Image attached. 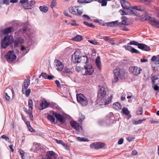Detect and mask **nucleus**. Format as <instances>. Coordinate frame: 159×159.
I'll return each instance as SVG.
<instances>
[{
  "mask_svg": "<svg viewBox=\"0 0 159 159\" xmlns=\"http://www.w3.org/2000/svg\"><path fill=\"white\" fill-rule=\"evenodd\" d=\"M99 90L98 92L97 101L98 102H102V100H104V97L106 95L107 88L103 86H99Z\"/></svg>",
  "mask_w": 159,
  "mask_h": 159,
  "instance_id": "obj_1",
  "label": "nucleus"
},
{
  "mask_svg": "<svg viewBox=\"0 0 159 159\" xmlns=\"http://www.w3.org/2000/svg\"><path fill=\"white\" fill-rule=\"evenodd\" d=\"M94 71V69L91 64L86 65L84 66L82 72V74L84 75H92Z\"/></svg>",
  "mask_w": 159,
  "mask_h": 159,
  "instance_id": "obj_2",
  "label": "nucleus"
},
{
  "mask_svg": "<svg viewBox=\"0 0 159 159\" xmlns=\"http://www.w3.org/2000/svg\"><path fill=\"white\" fill-rule=\"evenodd\" d=\"M13 36L11 35H7L5 36L1 42L2 48H6L10 43H11L13 41Z\"/></svg>",
  "mask_w": 159,
  "mask_h": 159,
  "instance_id": "obj_3",
  "label": "nucleus"
},
{
  "mask_svg": "<svg viewBox=\"0 0 159 159\" xmlns=\"http://www.w3.org/2000/svg\"><path fill=\"white\" fill-rule=\"evenodd\" d=\"M69 10L70 13L75 15H81L83 13L82 8L80 6L70 7Z\"/></svg>",
  "mask_w": 159,
  "mask_h": 159,
  "instance_id": "obj_4",
  "label": "nucleus"
},
{
  "mask_svg": "<svg viewBox=\"0 0 159 159\" xmlns=\"http://www.w3.org/2000/svg\"><path fill=\"white\" fill-rule=\"evenodd\" d=\"M77 100L82 106H85L88 103V101L84 95L81 94L79 93L77 95Z\"/></svg>",
  "mask_w": 159,
  "mask_h": 159,
  "instance_id": "obj_5",
  "label": "nucleus"
},
{
  "mask_svg": "<svg viewBox=\"0 0 159 159\" xmlns=\"http://www.w3.org/2000/svg\"><path fill=\"white\" fill-rule=\"evenodd\" d=\"M120 3L122 7L124 9L130 11V12H131L132 13H133V14H134L136 16L139 15L138 13L136 12H135L134 11L130 9V4L127 1L125 0H121L120 2Z\"/></svg>",
  "mask_w": 159,
  "mask_h": 159,
  "instance_id": "obj_6",
  "label": "nucleus"
},
{
  "mask_svg": "<svg viewBox=\"0 0 159 159\" xmlns=\"http://www.w3.org/2000/svg\"><path fill=\"white\" fill-rule=\"evenodd\" d=\"M129 70L130 73L135 76L140 74L142 71L140 67L137 66H131L129 67Z\"/></svg>",
  "mask_w": 159,
  "mask_h": 159,
  "instance_id": "obj_7",
  "label": "nucleus"
},
{
  "mask_svg": "<svg viewBox=\"0 0 159 159\" xmlns=\"http://www.w3.org/2000/svg\"><path fill=\"white\" fill-rule=\"evenodd\" d=\"M16 58V56L14 54V51H9L7 53L6 59L7 61L11 62L15 60Z\"/></svg>",
  "mask_w": 159,
  "mask_h": 159,
  "instance_id": "obj_8",
  "label": "nucleus"
},
{
  "mask_svg": "<svg viewBox=\"0 0 159 159\" xmlns=\"http://www.w3.org/2000/svg\"><path fill=\"white\" fill-rule=\"evenodd\" d=\"M52 114L55 116L57 121L62 124H64L65 122V120L63 116L57 113L54 111H52Z\"/></svg>",
  "mask_w": 159,
  "mask_h": 159,
  "instance_id": "obj_9",
  "label": "nucleus"
},
{
  "mask_svg": "<svg viewBox=\"0 0 159 159\" xmlns=\"http://www.w3.org/2000/svg\"><path fill=\"white\" fill-rule=\"evenodd\" d=\"M104 146V143L100 142H97L91 144L90 147L91 148L98 149L103 148Z\"/></svg>",
  "mask_w": 159,
  "mask_h": 159,
  "instance_id": "obj_10",
  "label": "nucleus"
},
{
  "mask_svg": "<svg viewBox=\"0 0 159 159\" xmlns=\"http://www.w3.org/2000/svg\"><path fill=\"white\" fill-rule=\"evenodd\" d=\"M121 21L119 22L118 20V25L119 27H122L123 25H128L129 24L128 23V19L125 16H122L121 17Z\"/></svg>",
  "mask_w": 159,
  "mask_h": 159,
  "instance_id": "obj_11",
  "label": "nucleus"
},
{
  "mask_svg": "<svg viewBox=\"0 0 159 159\" xmlns=\"http://www.w3.org/2000/svg\"><path fill=\"white\" fill-rule=\"evenodd\" d=\"M55 62L56 69L58 70L61 71L64 68V65L62 62L58 60H55Z\"/></svg>",
  "mask_w": 159,
  "mask_h": 159,
  "instance_id": "obj_12",
  "label": "nucleus"
},
{
  "mask_svg": "<svg viewBox=\"0 0 159 159\" xmlns=\"http://www.w3.org/2000/svg\"><path fill=\"white\" fill-rule=\"evenodd\" d=\"M70 125L72 127L78 131L82 129V127L79 124L75 121H72L70 122Z\"/></svg>",
  "mask_w": 159,
  "mask_h": 159,
  "instance_id": "obj_13",
  "label": "nucleus"
},
{
  "mask_svg": "<svg viewBox=\"0 0 159 159\" xmlns=\"http://www.w3.org/2000/svg\"><path fill=\"white\" fill-rule=\"evenodd\" d=\"M73 56L74 57L75 62L78 63L81 61L82 57L80 56V53L79 52H75L71 57V58L73 59Z\"/></svg>",
  "mask_w": 159,
  "mask_h": 159,
  "instance_id": "obj_14",
  "label": "nucleus"
},
{
  "mask_svg": "<svg viewBox=\"0 0 159 159\" xmlns=\"http://www.w3.org/2000/svg\"><path fill=\"white\" fill-rule=\"evenodd\" d=\"M47 159H56L57 156L56 154L52 151L48 152L46 155Z\"/></svg>",
  "mask_w": 159,
  "mask_h": 159,
  "instance_id": "obj_15",
  "label": "nucleus"
},
{
  "mask_svg": "<svg viewBox=\"0 0 159 159\" xmlns=\"http://www.w3.org/2000/svg\"><path fill=\"white\" fill-rule=\"evenodd\" d=\"M149 22L153 26L159 28V21L156 20L155 18H151L150 19Z\"/></svg>",
  "mask_w": 159,
  "mask_h": 159,
  "instance_id": "obj_16",
  "label": "nucleus"
},
{
  "mask_svg": "<svg viewBox=\"0 0 159 159\" xmlns=\"http://www.w3.org/2000/svg\"><path fill=\"white\" fill-rule=\"evenodd\" d=\"M49 105V104L45 100H42L39 105V109L42 110L46 108Z\"/></svg>",
  "mask_w": 159,
  "mask_h": 159,
  "instance_id": "obj_17",
  "label": "nucleus"
},
{
  "mask_svg": "<svg viewBox=\"0 0 159 159\" xmlns=\"http://www.w3.org/2000/svg\"><path fill=\"white\" fill-rule=\"evenodd\" d=\"M24 42V40L22 37H19L16 39L14 41V47H17L19 45L23 43Z\"/></svg>",
  "mask_w": 159,
  "mask_h": 159,
  "instance_id": "obj_18",
  "label": "nucleus"
},
{
  "mask_svg": "<svg viewBox=\"0 0 159 159\" xmlns=\"http://www.w3.org/2000/svg\"><path fill=\"white\" fill-rule=\"evenodd\" d=\"M152 85L159 84V75H154L152 77Z\"/></svg>",
  "mask_w": 159,
  "mask_h": 159,
  "instance_id": "obj_19",
  "label": "nucleus"
},
{
  "mask_svg": "<svg viewBox=\"0 0 159 159\" xmlns=\"http://www.w3.org/2000/svg\"><path fill=\"white\" fill-rule=\"evenodd\" d=\"M139 48L146 51H149L150 50L149 46L143 43H140L139 46Z\"/></svg>",
  "mask_w": 159,
  "mask_h": 159,
  "instance_id": "obj_20",
  "label": "nucleus"
},
{
  "mask_svg": "<svg viewBox=\"0 0 159 159\" xmlns=\"http://www.w3.org/2000/svg\"><path fill=\"white\" fill-rule=\"evenodd\" d=\"M114 117L113 116V114L110 113L107 116V121H109V123L111 124L114 122Z\"/></svg>",
  "mask_w": 159,
  "mask_h": 159,
  "instance_id": "obj_21",
  "label": "nucleus"
},
{
  "mask_svg": "<svg viewBox=\"0 0 159 159\" xmlns=\"http://www.w3.org/2000/svg\"><path fill=\"white\" fill-rule=\"evenodd\" d=\"M14 31V28L13 27H11L4 29L3 32L4 34H8Z\"/></svg>",
  "mask_w": 159,
  "mask_h": 159,
  "instance_id": "obj_22",
  "label": "nucleus"
},
{
  "mask_svg": "<svg viewBox=\"0 0 159 159\" xmlns=\"http://www.w3.org/2000/svg\"><path fill=\"white\" fill-rule=\"evenodd\" d=\"M95 64L98 68L101 70V63L100 61V58L99 56H98L95 60Z\"/></svg>",
  "mask_w": 159,
  "mask_h": 159,
  "instance_id": "obj_23",
  "label": "nucleus"
},
{
  "mask_svg": "<svg viewBox=\"0 0 159 159\" xmlns=\"http://www.w3.org/2000/svg\"><path fill=\"white\" fill-rule=\"evenodd\" d=\"M30 84V80L29 79H26L25 80L22 86V89H27Z\"/></svg>",
  "mask_w": 159,
  "mask_h": 159,
  "instance_id": "obj_24",
  "label": "nucleus"
},
{
  "mask_svg": "<svg viewBox=\"0 0 159 159\" xmlns=\"http://www.w3.org/2000/svg\"><path fill=\"white\" fill-rule=\"evenodd\" d=\"M28 4H29V6L28 5L27 6H24L23 7L26 9H31L34 5L35 2L33 1H31Z\"/></svg>",
  "mask_w": 159,
  "mask_h": 159,
  "instance_id": "obj_25",
  "label": "nucleus"
},
{
  "mask_svg": "<svg viewBox=\"0 0 159 159\" xmlns=\"http://www.w3.org/2000/svg\"><path fill=\"white\" fill-rule=\"evenodd\" d=\"M131 8L133 9L140 11H143L145 9L144 7L142 6H138L132 7Z\"/></svg>",
  "mask_w": 159,
  "mask_h": 159,
  "instance_id": "obj_26",
  "label": "nucleus"
},
{
  "mask_svg": "<svg viewBox=\"0 0 159 159\" xmlns=\"http://www.w3.org/2000/svg\"><path fill=\"white\" fill-rule=\"evenodd\" d=\"M107 25L108 26H118V20H117L115 21H112L107 23Z\"/></svg>",
  "mask_w": 159,
  "mask_h": 159,
  "instance_id": "obj_27",
  "label": "nucleus"
},
{
  "mask_svg": "<svg viewBox=\"0 0 159 159\" xmlns=\"http://www.w3.org/2000/svg\"><path fill=\"white\" fill-rule=\"evenodd\" d=\"M19 31L20 32L23 33L25 36V35H27L28 37L30 38L29 35L27 34V32L28 33L29 31L28 30L27 28L25 27L22 29H20Z\"/></svg>",
  "mask_w": 159,
  "mask_h": 159,
  "instance_id": "obj_28",
  "label": "nucleus"
},
{
  "mask_svg": "<svg viewBox=\"0 0 159 159\" xmlns=\"http://www.w3.org/2000/svg\"><path fill=\"white\" fill-rule=\"evenodd\" d=\"M28 105L29 107V111L31 112L33 108V102L32 99H29L28 101Z\"/></svg>",
  "mask_w": 159,
  "mask_h": 159,
  "instance_id": "obj_29",
  "label": "nucleus"
},
{
  "mask_svg": "<svg viewBox=\"0 0 159 159\" xmlns=\"http://www.w3.org/2000/svg\"><path fill=\"white\" fill-rule=\"evenodd\" d=\"M82 39L83 38L81 36L77 35L76 36L73 38L72 39L73 41L79 42L81 41Z\"/></svg>",
  "mask_w": 159,
  "mask_h": 159,
  "instance_id": "obj_30",
  "label": "nucleus"
},
{
  "mask_svg": "<svg viewBox=\"0 0 159 159\" xmlns=\"http://www.w3.org/2000/svg\"><path fill=\"white\" fill-rule=\"evenodd\" d=\"M114 75L115 76L120 77V70L119 68H117L115 69L113 71Z\"/></svg>",
  "mask_w": 159,
  "mask_h": 159,
  "instance_id": "obj_31",
  "label": "nucleus"
},
{
  "mask_svg": "<svg viewBox=\"0 0 159 159\" xmlns=\"http://www.w3.org/2000/svg\"><path fill=\"white\" fill-rule=\"evenodd\" d=\"M81 61L82 62L87 64L88 63L89 59L88 57L86 56H83L81 57Z\"/></svg>",
  "mask_w": 159,
  "mask_h": 159,
  "instance_id": "obj_32",
  "label": "nucleus"
},
{
  "mask_svg": "<svg viewBox=\"0 0 159 159\" xmlns=\"http://www.w3.org/2000/svg\"><path fill=\"white\" fill-rule=\"evenodd\" d=\"M27 89H22V92L23 93H25L26 96L27 97H28L29 96L30 93L31 92V90L30 89H28L27 90Z\"/></svg>",
  "mask_w": 159,
  "mask_h": 159,
  "instance_id": "obj_33",
  "label": "nucleus"
},
{
  "mask_svg": "<svg viewBox=\"0 0 159 159\" xmlns=\"http://www.w3.org/2000/svg\"><path fill=\"white\" fill-rule=\"evenodd\" d=\"M98 2L101 3V5L102 7L106 6L107 5V2L106 0H94Z\"/></svg>",
  "mask_w": 159,
  "mask_h": 159,
  "instance_id": "obj_34",
  "label": "nucleus"
},
{
  "mask_svg": "<svg viewBox=\"0 0 159 159\" xmlns=\"http://www.w3.org/2000/svg\"><path fill=\"white\" fill-rule=\"evenodd\" d=\"M113 107L116 110L120 109H121V106L120 104L118 102H116L113 104Z\"/></svg>",
  "mask_w": 159,
  "mask_h": 159,
  "instance_id": "obj_35",
  "label": "nucleus"
},
{
  "mask_svg": "<svg viewBox=\"0 0 159 159\" xmlns=\"http://www.w3.org/2000/svg\"><path fill=\"white\" fill-rule=\"evenodd\" d=\"M40 10L43 12H46L48 10V7L44 6H41L39 7Z\"/></svg>",
  "mask_w": 159,
  "mask_h": 159,
  "instance_id": "obj_36",
  "label": "nucleus"
},
{
  "mask_svg": "<svg viewBox=\"0 0 159 159\" xmlns=\"http://www.w3.org/2000/svg\"><path fill=\"white\" fill-rule=\"evenodd\" d=\"M47 117L48 119L51 122H55V119L54 117L53 116L48 114Z\"/></svg>",
  "mask_w": 159,
  "mask_h": 159,
  "instance_id": "obj_37",
  "label": "nucleus"
},
{
  "mask_svg": "<svg viewBox=\"0 0 159 159\" xmlns=\"http://www.w3.org/2000/svg\"><path fill=\"white\" fill-rule=\"evenodd\" d=\"M112 96L111 95L109 98H108L107 99L105 100V105H107L111 103L112 101Z\"/></svg>",
  "mask_w": 159,
  "mask_h": 159,
  "instance_id": "obj_38",
  "label": "nucleus"
},
{
  "mask_svg": "<svg viewBox=\"0 0 159 159\" xmlns=\"http://www.w3.org/2000/svg\"><path fill=\"white\" fill-rule=\"evenodd\" d=\"M94 0H78V2L81 3H89L92 2Z\"/></svg>",
  "mask_w": 159,
  "mask_h": 159,
  "instance_id": "obj_39",
  "label": "nucleus"
},
{
  "mask_svg": "<svg viewBox=\"0 0 159 159\" xmlns=\"http://www.w3.org/2000/svg\"><path fill=\"white\" fill-rule=\"evenodd\" d=\"M140 43L138 42L135 41H130L129 43H128V45H134L136 46H138V48H139V45Z\"/></svg>",
  "mask_w": 159,
  "mask_h": 159,
  "instance_id": "obj_40",
  "label": "nucleus"
},
{
  "mask_svg": "<svg viewBox=\"0 0 159 159\" xmlns=\"http://www.w3.org/2000/svg\"><path fill=\"white\" fill-rule=\"evenodd\" d=\"M119 12H120V14L121 15H126L127 14H133V13H132L131 12H130V11H128L127 12H126L125 11H124L122 10H120Z\"/></svg>",
  "mask_w": 159,
  "mask_h": 159,
  "instance_id": "obj_41",
  "label": "nucleus"
},
{
  "mask_svg": "<svg viewBox=\"0 0 159 159\" xmlns=\"http://www.w3.org/2000/svg\"><path fill=\"white\" fill-rule=\"evenodd\" d=\"M84 24L85 25L87 26H88L92 28H94L95 27V25L91 23H89L88 22H87L84 21Z\"/></svg>",
  "mask_w": 159,
  "mask_h": 159,
  "instance_id": "obj_42",
  "label": "nucleus"
},
{
  "mask_svg": "<svg viewBox=\"0 0 159 159\" xmlns=\"http://www.w3.org/2000/svg\"><path fill=\"white\" fill-rule=\"evenodd\" d=\"M122 110L124 114L126 115H128L129 113V111H128V109L125 107H123Z\"/></svg>",
  "mask_w": 159,
  "mask_h": 159,
  "instance_id": "obj_43",
  "label": "nucleus"
},
{
  "mask_svg": "<svg viewBox=\"0 0 159 159\" xmlns=\"http://www.w3.org/2000/svg\"><path fill=\"white\" fill-rule=\"evenodd\" d=\"M64 71L66 73L68 74H72V71L70 69H69L67 67H65L64 69Z\"/></svg>",
  "mask_w": 159,
  "mask_h": 159,
  "instance_id": "obj_44",
  "label": "nucleus"
},
{
  "mask_svg": "<svg viewBox=\"0 0 159 159\" xmlns=\"http://www.w3.org/2000/svg\"><path fill=\"white\" fill-rule=\"evenodd\" d=\"M123 47L126 50L129 51L131 52L132 47L131 46L129 45H124Z\"/></svg>",
  "mask_w": 159,
  "mask_h": 159,
  "instance_id": "obj_45",
  "label": "nucleus"
},
{
  "mask_svg": "<svg viewBox=\"0 0 159 159\" xmlns=\"http://www.w3.org/2000/svg\"><path fill=\"white\" fill-rule=\"evenodd\" d=\"M79 116V122H81L83 121L85 118L84 116L83 115L82 113H80Z\"/></svg>",
  "mask_w": 159,
  "mask_h": 159,
  "instance_id": "obj_46",
  "label": "nucleus"
},
{
  "mask_svg": "<svg viewBox=\"0 0 159 159\" xmlns=\"http://www.w3.org/2000/svg\"><path fill=\"white\" fill-rule=\"evenodd\" d=\"M0 3L3 4L9 5V0H1L0 1Z\"/></svg>",
  "mask_w": 159,
  "mask_h": 159,
  "instance_id": "obj_47",
  "label": "nucleus"
},
{
  "mask_svg": "<svg viewBox=\"0 0 159 159\" xmlns=\"http://www.w3.org/2000/svg\"><path fill=\"white\" fill-rule=\"evenodd\" d=\"M143 108L141 107L138 108V110L136 112V113L138 115H139L143 114Z\"/></svg>",
  "mask_w": 159,
  "mask_h": 159,
  "instance_id": "obj_48",
  "label": "nucleus"
},
{
  "mask_svg": "<svg viewBox=\"0 0 159 159\" xmlns=\"http://www.w3.org/2000/svg\"><path fill=\"white\" fill-rule=\"evenodd\" d=\"M41 76H42L44 79H47V75L45 73H42L39 76V78H40Z\"/></svg>",
  "mask_w": 159,
  "mask_h": 159,
  "instance_id": "obj_49",
  "label": "nucleus"
},
{
  "mask_svg": "<svg viewBox=\"0 0 159 159\" xmlns=\"http://www.w3.org/2000/svg\"><path fill=\"white\" fill-rule=\"evenodd\" d=\"M141 120H132V123L134 125H138L140 124L141 123Z\"/></svg>",
  "mask_w": 159,
  "mask_h": 159,
  "instance_id": "obj_50",
  "label": "nucleus"
},
{
  "mask_svg": "<svg viewBox=\"0 0 159 159\" xmlns=\"http://www.w3.org/2000/svg\"><path fill=\"white\" fill-rule=\"evenodd\" d=\"M83 69H84V68L80 67L77 66L76 68V70L79 72H81L82 73V72Z\"/></svg>",
  "mask_w": 159,
  "mask_h": 159,
  "instance_id": "obj_51",
  "label": "nucleus"
},
{
  "mask_svg": "<svg viewBox=\"0 0 159 159\" xmlns=\"http://www.w3.org/2000/svg\"><path fill=\"white\" fill-rule=\"evenodd\" d=\"M77 139L79 141H88L87 139L81 138L80 137H78Z\"/></svg>",
  "mask_w": 159,
  "mask_h": 159,
  "instance_id": "obj_52",
  "label": "nucleus"
},
{
  "mask_svg": "<svg viewBox=\"0 0 159 159\" xmlns=\"http://www.w3.org/2000/svg\"><path fill=\"white\" fill-rule=\"evenodd\" d=\"M131 52L132 53H140L139 52L134 48H132Z\"/></svg>",
  "mask_w": 159,
  "mask_h": 159,
  "instance_id": "obj_53",
  "label": "nucleus"
},
{
  "mask_svg": "<svg viewBox=\"0 0 159 159\" xmlns=\"http://www.w3.org/2000/svg\"><path fill=\"white\" fill-rule=\"evenodd\" d=\"M28 0H20V2L23 5V6H25V4L26 3L28 4Z\"/></svg>",
  "mask_w": 159,
  "mask_h": 159,
  "instance_id": "obj_54",
  "label": "nucleus"
},
{
  "mask_svg": "<svg viewBox=\"0 0 159 159\" xmlns=\"http://www.w3.org/2000/svg\"><path fill=\"white\" fill-rule=\"evenodd\" d=\"M119 77H120L115 76V75L114 79L112 80V82L114 83L117 82L119 80Z\"/></svg>",
  "mask_w": 159,
  "mask_h": 159,
  "instance_id": "obj_55",
  "label": "nucleus"
},
{
  "mask_svg": "<svg viewBox=\"0 0 159 159\" xmlns=\"http://www.w3.org/2000/svg\"><path fill=\"white\" fill-rule=\"evenodd\" d=\"M1 138L2 139H5L6 140V141L9 140V138L7 136L5 135H2L1 137Z\"/></svg>",
  "mask_w": 159,
  "mask_h": 159,
  "instance_id": "obj_56",
  "label": "nucleus"
},
{
  "mask_svg": "<svg viewBox=\"0 0 159 159\" xmlns=\"http://www.w3.org/2000/svg\"><path fill=\"white\" fill-rule=\"evenodd\" d=\"M56 141L59 144H61V145H62L63 146V145L65 144V143L62 140H59L58 139H56Z\"/></svg>",
  "mask_w": 159,
  "mask_h": 159,
  "instance_id": "obj_57",
  "label": "nucleus"
},
{
  "mask_svg": "<svg viewBox=\"0 0 159 159\" xmlns=\"http://www.w3.org/2000/svg\"><path fill=\"white\" fill-rule=\"evenodd\" d=\"M67 24L68 25H70L72 26H76L78 25L76 23L75 21H73L72 23H67Z\"/></svg>",
  "mask_w": 159,
  "mask_h": 159,
  "instance_id": "obj_58",
  "label": "nucleus"
},
{
  "mask_svg": "<svg viewBox=\"0 0 159 159\" xmlns=\"http://www.w3.org/2000/svg\"><path fill=\"white\" fill-rule=\"evenodd\" d=\"M56 5V2L55 1H53L51 2V7L52 8L54 7Z\"/></svg>",
  "mask_w": 159,
  "mask_h": 159,
  "instance_id": "obj_59",
  "label": "nucleus"
},
{
  "mask_svg": "<svg viewBox=\"0 0 159 159\" xmlns=\"http://www.w3.org/2000/svg\"><path fill=\"white\" fill-rule=\"evenodd\" d=\"M19 151L20 152V153L21 156L22 158H23V159H24V152L21 149H20L19 150Z\"/></svg>",
  "mask_w": 159,
  "mask_h": 159,
  "instance_id": "obj_60",
  "label": "nucleus"
},
{
  "mask_svg": "<svg viewBox=\"0 0 159 159\" xmlns=\"http://www.w3.org/2000/svg\"><path fill=\"white\" fill-rule=\"evenodd\" d=\"M55 83L57 84V86L59 88H61V86L60 85V83L59 81L58 80H56L55 81Z\"/></svg>",
  "mask_w": 159,
  "mask_h": 159,
  "instance_id": "obj_61",
  "label": "nucleus"
},
{
  "mask_svg": "<svg viewBox=\"0 0 159 159\" xmlns=\"http://www.w3.org/2000/svg\"><path fill=\"white\" fill-rule=\"evenodd\" d=\"M5 97L6 100L7 101L9 100L10 99V97L8 95L7 93H5Z\"/></svg>",
  "mask_w": 159,
  "mask_h": 159,
  "instance_id": "obj_62",
  "label": "nucleus"
},
{
  "mask_svg": "<svg viewBox=\"0 0 159 159\" xmlns=\"http://www.w3.org/2000/svg\"><path fill=\"white\" fill-rule=\"evenodd\" d=\"M138 154L137 151L135 150H133L132 152V155L133 156H135L137 155Z\"/></svg>",
  "mask_w": 159,
  "mask_h": 159,
  "instance_id": "obj_63",
  "label": "nucleus"
},
{
  "mask_svg": "<svg viewBox=\"0 0 159 159\" xmlns=\"http://www.w3.org/2000/svg\"><path fill=\"white\" fill-rule=\"evenodd\" d=\"M155 9L157 13V16L159 18V8L157 7H155Z\"/></svg>",
  "mask_w": 159,
  "mask_h": 159,
  "instance_id": "obj_64",
  "label": "nucleus"
}]
</instances>
